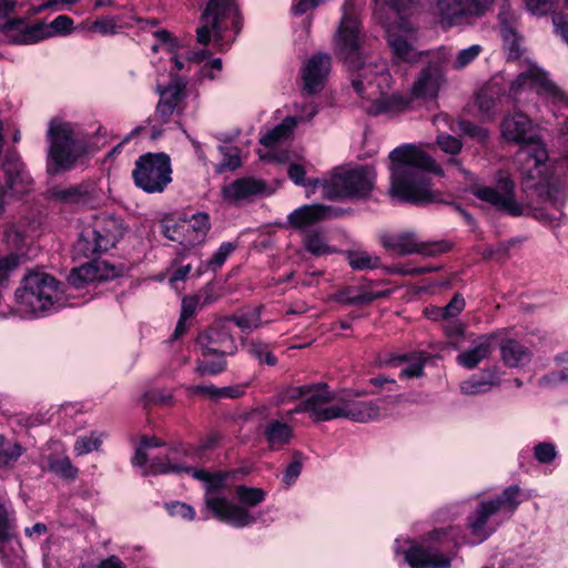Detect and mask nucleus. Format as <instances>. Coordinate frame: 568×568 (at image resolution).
Segmentation results:
<instances>
[{
	"instance_id": "f257e3e1",
	"label": "nucleus",
	"mask_w": 568,
	"mask_h": 568,
	"mask_svg": "<svg viewBox=\"0 0 568 568\" xmlns=\"http://www.w3.org/2000/svg\"><path fill=\"white\" fill-rule=\"evenodd\" d=\"M531 496L532 490L524 491L514 484L498 494L477 495L469 503L452 505L446 509V518L455 520L467 511L465 527L447 525L434 528L422 544L398 537L393 547L395 559L410 568H450V558L444 551L483 544L510 520L519 506Z\"/></svg>"
},
{
	"instance_id": "f03ea898",
	"label": "nucleus",
	"mask_w": 568,
	"mask_h": 568,
	"mask_svg": "<svg viewBox=\"0 0 568 568\" xmlns=\"http://www.w3.org/2000/svg\"><path fill=\"white\" fill-rule=\"evenodd\" d=\"M161 446L156 437L142 438L132 459L133 466L141 468L142 475L191 473L203 484L205 506L215 519L239 529L258 521L260 517L253 508L266 499L267 493L263 488L239 485L230 499L225 495L226 474L192 468L186 460L189 455L182 447H165L156 454L152 452Z\"/></svg>"
},
{
	"instance_id": "7ed1b4c3",
	"label": "nucleus",
	"mask_w": 568,
	"mask_h": 568,
	"mask_svg": "<svg viewBox=\"0 0 568 568\" xmlns=\"http://www.w3.org/2000/svg\"><path fill=\"white\" fill-rule=\"evenodd\" d=\"M121 272L104 260H94L73 268L67 284L47 273H30L14 292L11 316L34 320L82 305L93 298L99 283L116 278Z\"/></svg>"
},
{
	"instance_id": "20e7f679",
	"label": "nucleus",
	"mask_w": 568,
	"mask_h": 568,
	"mask_svg": "<svg viewBox=\"0 0 568 568\" xmlns=\"http://www.w3.org/2000/svg\"><path fill=\"white\" fill-rule=\"evenodd\" d=\"M363 42L361 24L353 0H346L339 27L335 33L336 52L354 69L352 87L371 115H397L407 109L412 98L394 92L393 78L385 60L371 58L357 64Z\"/></svg>"
},
{
	"instance_id": "39448f33",
	"label": "nucleus",
	"mask_w": 568,
	"mask_h": 568,
	"mask_svg": "<svg viewBox=\"0 0 568 568\" xmlns=\"http://www.w3.org/2000/svg\"><path fill=\"white\" fill-rule=\"evenodd\" d=\"M388 158L392 197L412 204L439 201L440 194L433 190L429 174L443 176L444 171L423 145H399L389 153Z\"/></svg>"
},
{
	"instance_id": "423d86ee",
	"label": "nucleus",
	"mask_w": 568,
	"mask_h": 568,
	"mask_svg": "<svg viewBox=\"0 0 568 568\" xmlns=\"http://www.w3.org/2000/svg\"><path fill=\"white\" fill-rule=\"evenodd\" d=\"M500 129L506 141L521 145L517 162L524 186L535 190L540 196H549L554 185L549 153L546 143L530 134L534 130L531 119L521 112H514L503 120Z\"/></svg>"
},
{
	"instance_id": "0eeeda50",
	"label": "nucleus",
	"mask_w": 568,
	"mask_h": 568,
	"mask_svg": "<svg viewBox=\"0 0 568 568\" xmlns=\"http://www.w3.org/2000/svg\"><path fill=\"white\" fill-rule=\"evenodd\" d=\"M153 36L156 41L151 47L152 51L154 53H165L173 64L171 68V77L174 79L172 83L166 87L160 83L156 84L160 100L155 118H159L161 122H166L173 113H182L189 109L194 111L197 106V97L187 92L186 82L178 78V73H183L184 77L185 73L195 71L196 52L186 54V50L181 42L164 29L156 30Z\"/></svg>"
},
{
	"instance_id": "6e6552de",
	"label": "nucleus",
	"mask_w": 568,
	"mask_h": 568,
	"mask_svg": "<svg viewBox=\"0 0 568 568\" xmlns=\"http://www.w3.org/2000/svg\"><path fill=\"white\" fill-rule=\"evenodd\" d=\"M45 139L47 170L50 174L71 170L88 151V134L82 125L62 116L49 121Z\"/></svg>"
},
{
	"instance_id": "1a4fd4ad",
	"label": "nucleus",
	"mask_w": 568,
	"mask_h": 568,
	"mask_svg": "<svg viewBox=\"0 0 568 568\" xmlns=\"http://www.w3.org/2000/svg\"><path fill=\"white\" fill-rule=\"evenodd\" d=\"M242 28L239 0H209L196 30L197 42L226 51Z\"/></svg>"
},
{
	"instance_id": "9d476101",
	"label": "nucleus",
	"mask_w": 568,
	"mask_h": 568,
	"mask_svg": "<svg viewBox=\"0 0 568 568\" xmlns=\"http://www.w3.org/2000/svg\"><path fill=\"white\" fill-rule=\"evenodd\" d=\"M295 400L298 403L292 409L277 415L291 419L294 414L306 413L316 423L338 418L339 393L332 392L326 384L287 388L282 403Z\"/></svg>"
},
{
	"instance_id": "9b49d317",
	"label": "nucleus",
	"mask_w": 568,
	"mask_h": 568,
	"mask_svg": "<svg viewBox=\"0 0 568 568\" xmlns=\"http://www.w3.org/2000/svg\"><path fill=\"white\" fill-rule=\"evenodd\" d=\"M375 170L368 165L349 169H338L329 178L315 180L313 191H320L322 196L334 200L339 197H362L373 189Z\"/></svg>"
},
{
	"instance_id": "f8f14e48",
	"label": "nucleus",
	"mask_w": 568,
	"mask_h": 568,
	"mask_svg": "<svg viewBox=\"0 0 568 568\" xmlns=\"http://www.w3.org/2000/svg\"><path fill=\"white\" fill-rule=\"evenodd\" d=\"M229 321H223L199 335L196 346L203 356L196 363L195 372L200 375H216L226 366L225 356L236 351L230 334Z\"/></svg>"
},
{
	"instance_id": "ddd939ff",
	"label": "nucleus",
	"mask_w": 568,
	"mask_h": 568,
	"mask_svg": "<svg viewBox=\"0 0 568 568\" xmlns=\"http://www.w3.org/2000/svg\"><path fill=\"white\" fill-rule=\"evenodd\" d=\"M123 235L119 220L108 215H95L82 223L75 250L90 256L112 248Z\"/></svg>"
},
{
	"instance_id": "4468645a",
	"label": "nucleus",
	"mask_w": 568,
	"mask_h": 568,
	"mask_svg": "<svg viewBox=\"0 0 568 568\" xmlns=\"http://www.w3.org/2000/svg\"><path fill=\"white\" fill-rule=\"evenodd\" d=\"M413 0H377L384 3L396 16L395 22H383L387 33V41L396 62H416L420 52L414 47L415 30L402 12Z\"/></svg>"
},
{
	"instance_id": "2eb2a0df",
	"label": "nucleus",
	"mask_w": 568,
	"mask_h": 568,
	"mask_svg": "<svg viewBox=\"0 0 568 568\" xmlns=\"http://www.w3.org/2000/svg\"><path fill=\"white\" fill-rule=\"evenodd\" d=\"M134 185L148 194L163 193L172 182L171 159L165 153H145L132 171Z\"/></svg>"
},
{
	"instance_id": "dca6fc26",
	"label": "nucleus",
	"mask_w": 568,
	"mask_h": 568,
	"mask_svg": "<svg viewBox=\"0 0 568 568\" xmlns=\"http://www.w3.org/2000/svg\"><path fill=\"white\" fill-rule=\"evenodd\" d=\"M530 91L552 105L568 100V93L550 80L548 73L536 63L527 61L525 69L511 81L509 92L514 99H519L523 93Z\"/></svg>"
},
{
	"instance_id": "f3484780",
	"label": "nucleus",
	"mask_w": 568,
	"mask_h": 568,
	"mask_svg": "<svg viewBox=\"0 0 568 568\" xmlns=\"http://www.w3.org/2000/svg\"><path fill=\"white\" fill-rule=\"evenodd\" d=\"M210 227L209 215L197 212L192 215L183 214L175 220L166 221L163 225V234L168 240L190 251L205 242Z\"/></svg>"
},
{
	"instance_id": "a211bd4d",
	"label": "nucleus",
	"mask_w": 568,
	"mask_h": 568,
	"mask_svg": "<svg viewBox=\"0 0 568 568\" xmlns=\"http://www.w3.org/2000/svg\"><path fill=\"white\" fill-rule=\"evenodd\" d=\"M473 194L510 215L518 216L524 212V207L515 199V183L508 173H498L496 186L474 185Z\"/></svg>"
},
{
	"instance_id": "6ab92c4d",
	"label": "nucleus",
	"mask_w": 568,
	"mask_h": 568,
	"mask_svg": "<svg viewBox=\"0 0 568 568\" xmlns=\"http://www.w3.org/2000/svg\"><path fill=\"white\" fill-rule=\"evenodd\" d=\"M437 22L444 28L460 26L483 14L494 0H435Z\"/></svg>"
},
{
	"instance_id": "aec40b11",
	"label": "nucleus",
	"mask_w": 568,
	"mask_h": 568,
	"mask_svg": "<svg viewBox=\"0 0 568 568\" xmlns=\"http://www.w3.org/2000/svg\"><path fill=\"white\" fill-rule=\"evenodd\" d=\"M6 183L0 186V207L11 200L19 199L32 190L33 180L18 156L3 162Z\"/></svg>"
},
{
	"instance_id": "412c9836",
	"label": "nucleus",
	"mask_w": 568,
	"mask_h": 568,
	"mask_svg": "<svg viewBox=\"0 0 568 568\" xmlns=\"http://www.w3.org/2000/svg\"><path fill=\"white\" fill-rule=\"evenodd\" d=\"M0 559L7 568H20L23 564L22 549L12 531V518L2 490H0Z\"/></svg>"
},
{
	"instance_id": "4be33fe9",
	"label": "nucleus",
	"mask_w": 568,
	"mask_h": 568,
	"mask_svg": "<svg viewBox=\"0 0 568 568\" xmlns=\"http://www.w3.org/2000/svg\"><path fill=\"white\" fill-rule=\"evenodd\" d=\"M433 124L437 130L436 143L440 150L449 155H453L448 160V164L457 169L459 174L468 182L474 183L476 181L475 175L467 169L464 168L462 160L455 158L459 154L463 149V143L459 139L444 132L445 129L454 131V121L445 113H440L434 116Z\"/></svg>"
},
{
	"instance_id": "5701e85b",
	"label": "nucleus",
	"mask_w": 568,
	"mask_h": 568,
	"mask_svg": "<svg viewBox=\"0 0 568 568\" xmlns=\"http://www.w3.org/2000/svg\"><path fill=\"white\" fill-rule=\"evenodd\" d=\"M338 408V418L357 423H367L385 415L378 403L359 399L358 394L351 390L339 392Z\"/></svg>"
},
{
	"instance_id": "b1692460",
	"label": "nucleus",
	"mask_w": 568,
	"mask_h": 568,
	"mask_svg": "<svg viewBox=\"0 0 568 568\" xmlns=\"http://www.w3.org/2000/svg\"><path fill=\"white\" fill-rule=\"evenodd\" d=\"M272 193V187L264 180L253 176L236 179L222 189L223 199L232 204H240Z\"/></svg>"
},
{
	"instance_id": "393cba45",
	"label": "nucleus",
	"mask_w": 568,
	"mask_h": 568,
	"mask_svg": "<svg viewBox=\"0 0 568 568\" xmlns=\"http://www.w3.org/2000/svg\"><path fill=\"white\" fill-rule=\"evenodd\" d=\"M382 245L396 255L423 254L432 255L435 246L423 242L416 233H387L381 236Z\"/></svg>"
},
{
	"instance_id": "a878e982",
	"label": "nucleus",
	"mask_w": 568,
	"mask_h": 568,
	"mask_svg": "<svg viewBox=\"0 0 568 568\" xmlns=\"http://www.w3.org/2000/svg\"><path fill=\"white\" fill-rule=\"evenodd\" d=\"M317 113L313 103L303 105V111L295 115L286 116L278 125L261 135L260 142L266 148H274L287 140L298 122L308 121Z\"/></svg>"
},
{
	"instance_id": "bb28decb",
	"label": "nucleus",
	"mask_w": 568,
	"mask_h": 568,
	"mask_svg": "<svg viewBox=\"0 0 568 568\" xmlns=\"http://www.w3.org/2000/svg\"><path fill=\"white\" fill-rule=\"evenodd\" d=\"M2 40L10 44H32L43 40L42 27L31 26L22 19L7 21L0 27Z\"/></svg>"
},
{
	"instance_id": "cd10ccee",
	"label": "nucleus",
	"mask_w": 568,
	"mask_h": 568,
	"mask_svg": "<svg viewBox=\"0 0 568 568\" xmlns=\"http://www.w3.org/2000/svg\"><path fill=\"white\" fill-rule=\"evenodd\" d=\"M331 71V57L326 53L312 55L302 71L304 88L308 93L321 91Z\"/></svg>"
},
{
	"instance_id": "c85d7f7f",
	"label": "nucleus",
	"mask_w": 568,
	"mask_h": 568,
	"mask_svg": "<svg viewBox=\"0 0 568 568\" xmlns=\"http://www.w3.org/2000/svg\"><path fill=\"white\" fill-rule=\"evenodd\" d=\"M445 74L439 68L428 67L424 69L410 88V98L420 100L435 99L444 85Z\"/></svg>"
},
{
	"instance_id": "c756f323",
	"label": "nucleus",
	"mask_w": 568,
	"mask_h": 568,
	"mask_svg": "<svg viewBox=\"0 0 568 568\" xmlns=\"http://www.w3.org/2000/svg\"><path fill=\"white\" fill-rule=\"evenodd\" d=\"M498 335V333H493L478 336L468 349L457 355L456 363L466 369H474L484 359L489 357Z\"/></svg>"
},
{
	"instance_id": "7c9ffc66",
	"label": "nucleus",
	"mask_w": 568,
	"mask_h": 568,
	"mask_svg": "<svg viewBox=\"0 0 568 568\" xmlns=\"http://www.w3.org/2000/svg\"><path fill=\"white\" fill-rule=\"evenodd\" d=\"M505 92V83L501 75L493 77L485 85L480 88L475 97V105L478 109V114L483 119H490L497 101Z\"/></svg>"
},
{
	"instance_id": "2f4dec72",
	"label": "nucleus",
	"mask_w": 568,
	"mask_h": 568,
	"mask_svg": "<svg viewBox=\"0 0 568 568\" xmlns=\"http://www.w3.org/2000/svg\"><path fill=\"white\" fill-rule=\"evenodd\" d=\"M339 215V211L332 206H324L320 204L304 205L288 215V222L292 226L306 230L313 224L325 219Z\"/></svg>"
},
{
	"instance_id": "473e14b6",
	"label": "nucleus",
	"mask_w": 568,
	"mask_h": 568,
	"mask_svg": "<svg viewBox=\"0 0 568 568\" xmlns=\"http://www.w3.org/2000/svg\"><path fill=\"white\" fill-rule=\"evenodd\" d=\"M53 197L65 204L91 206L98 200V191L93 184H79L55 189Z\"/></svg>"
},
{
	"instance_id": "72a5a7b5",
	"label": "nucleus",
	"mask_w": 568,
	"mask_h": 568,
	"mask_svg": "<svg viewBox=\"0 0 568 568\" xmlns=\"http://www.w3.org/2000/svg\"><path fill=\"white\" fill-rule=\"evenodd\" d=\"M293 435V427L288 423L280 419L270 420L264 429L265 439L268 447L273 450H278L288 445Z\"/></svg>"
},
{
	"instance_id": "f704fd0d",
	"label": "nucleus",
	"mask_w": 568,
	"mask_h": 568,
	"mask_svg": "<svg viewBox=\"0 0 568 568\" xmlns=\"http://www.w3.org/2000/svg\"><path fill=\"white\" fill-rule=\"evenodd\" d=\"M387 295L386 291H378V292H366L363 291L359 287L356 286H347L337 293H335L332 296V300L346 304V305H353V304H359V305H366L372 303L373 301L384 297Z\"/></svg>"
},
{
	"instance_id": "c9c22d12",
	"label": "nucleus",
	"mask_w": 568,
	"mask_h": 568,
	"mask_svg": "<svg viewBox=\"0 0 568 568\" xmlns=\"http://www.w3.org/2000/svg\"><path fill=\"white\" fill-rule=\"evenodd\" d=\"M222 73V60L220 58H211L206 51L195 53V71L196 81L215 80Z\"/></svg>"
},
{
	"instance_id": "e433bc0d",
	"label": "nucleus",
	"mask_w": 568,
	"mask_h": 568,
	"mask_svg": "<svg viewBox=\"0 0 568 568\" xmlns=\"http://www.w3.org/2000/svg\"><path fill=\"white\" fill-rule=\"evenodd\" d=\"M500 379L495 371L487 372L484 376H470L460 383V393L467 396L480 395L499 385Z\"/></svg>"
},
{
	"instance_id": "4c0bfd02",
	"label": "nucleus",
	"mask_w": 568,
	"mask_h": 568,
	"mask_svg": "<svg viewBox=\"0 0 568 568\" xmlns=\"http://www.w3.org/2000/svg\"><path fill=\"white\" fill-rule=\"evenodd\" d=\"M303 245L314 256L331 255L337 252V248L329 244L327 235L323 230L307 232L303 237Z\"/></svg>"
},
{
	"instance_id": "58836bf2",
	"label": "nucleus",
	"mask_w": 568,
	"mask_h": 568,
	"mask_svg": "<svg viewBox=\"0 0 568 568\" xmlns=\"http://www.w3.org/2000/svg\"><path fill=\"white\" fill-rule=\"evenodd\" d=\"M501 358L507 366L519 367L530 361L529 351L516 341H506L500 346Z\"/></svg>"
},
{
	"instance_id": "ea45409f",
	"label": "nucleus",
	"mask_w": 568,
	"mask_h": 568,
	"mask_svg": "<svg viewBox=\"0 0 568 568\" xmlns=\"http://www.w3.org/2000/svg\"><path fill=\"white\" fill-rule=\"evenodd\" d=\"M19 260L16 255H8L0 258V317L7 318L12 314L11 305L6 303L2 296L4 282L8 280L12 270L18 266Z\"/></svg>"
},
{
	"instance_id": "a19ab883",
	"label": "nucleus",
	"mask_w": 568,
	"mask_h": 568,
	"mask_svg": "<svg viewBox=\"0 0 568 568\" xmlns=\"http://www.w3.org/2000/svg\"><path fill=\"white\" fill-rule=\"evenodd\" d=\"M217 150L222 161L214 166L216 173L234 171L242 165L241 151L237 146L221 144Z\"/></svg>"
},
{
	"instance_id": "79ce46f5",
	"label": "nucleus",
	"mask_w": 568,
	"mask_h": 568,
	"mask_svg": "<svg viewBox=\"0 0 568 568\" xmlns=\"http://www.w3.org/2000/svg\"><path fill=\"white\" fill-rule=\"evenodd\" d=\"M26 452L19 443L0 435V468H11Z\"/></svg>"
},
{
	"instance_id": "37998d69",
	"label": "nucleus",
	"mask_w": 568,
	"mask_h": 568,
	"mask_svg": "<svg viewBox=\"0 0 568 568\" xmlns=\"http://www.w3.org/2000/svg\"><path fill=\"white\" fill-rule=\"evenodd\" d=\"M427 356L425 353H415L403 358L399 377L404 379L418 378L424 374Z\"/></svg>"
},
{
	"instance_id": "c03bdc74",
	"label": "nucleus",
	"mask_w": 568,
	"mask_h": 568,
	"mask_svg": "<svg viewBox=\"0 0 568 568\" xmlns=\"http://www.w3.org/2000/svg\"><path fill=\"white\" fill-rule=\"evenodd\" d=\"M346 257L353 270L365 271L381 266V258L366 251H348Z\"/></svg>"
},
{
	"instance_id": "a18cd8bd",
	"label": "nucleus",
	"mask_w": 568,
	"mask_h": 568,
	"mask_svg": "<svg viewBox=\"0 0 568 568\" xmlns=\"http://www.w3.org/2000/svg\"><path fill=\"white\" fill-rule=\"evenodd\" d=\"M42 27V36L43 39L57 37V36H68L73 29V20L64 14L58 16L53 19L49 24H40Z\"/></svg>"
},
{
	"instance_id": "49530a36",
	"label": "nucleus",
	"mask_w": 568,
	"mask_h": 568,
	"mask_svg": "<svg viewBox=\"0 0 568 568\" xmlns=\"http://www.w3.org/2000/svg\"><path fill=\"white\" fill-rule=\"evenodd\" d=\"M244 349L260 363H265L270 366H274L276 364V357L272 354L268 344L258 339H251L244 344Z\"/></svg>"
},
{
	"instance_id": "de8ad7c7",
	"label": "nucleus",
	"mask_w": 568,
	"mask_h": 568,
	"mask_svg": "<svg viewBox=\"0 0 568 568\" xmlns=\"http://www.w3.org/2000/svg\"><path fill=\"white\" fill-rule=\"evenodd\" d=\"M103 440V434L100 432H91L79 436L74 443L73 449L78 456H83L92 452L99 450Z\"/></svg>"
},
{
	"instance_id": "09e8293b",
	"label": "nucleus",
	"mask_w": 568,
	"mask_h": 568,
	"mask_svg": "<svg viewBox=\"0 0 568 568\" xmlns=\"http://www.w3.org/2000/svg\"><path fill=\"white\" fill-rule=\"evenodd\" d=\"M556 369L545 376L547 384L568 383V348L558 353L554 358Z\"/></svg>"
},
{
	"instance_id": "8fccbe9b",
	"label": "nucleus",
	"mask_w": 568,
	"mask_h": 568,
	"mask_svg": "<svg viewBox=\"0 0 568 568\" xmlns=\"http://www.w3.org/2000/svg\"><path fill=\"white\" fill-rule=\"evenodd\" d=\"M48 468L53 474L63 478H74L78 470L72 466L69 457L60 456L57 458L48 457Z\"/></svg>"
},
{
	"instance_id": "3c124183",
	"label": "nucleus",
	"mask_w": 568,
	"mask_h": 568,
	"mask_svg": "<svg viewBox=\"0 0 568 568\" xmlns=\"http://www.w3.org/2000/svg\"><path fill=\"white\" fill-rule=\"evenodd\" d=\"M534 458L542 465L551 464L558 456L557 447L550 442H540L532 448Z\"/></svg>"
},
{
	"instance_id": "603ef678",
	"label": "nucleus",
	"mask_w": 568,
	"mask_h": 568,
	"mask_svg": "<svg viewBox=\"0 0 568 568\" xmlns=\"http://www.w3.org/2000/svg\"><path fill=\"white\" fill-rule=\"evenodd\" d=\"M481 52L483 47L479 44H473L468 48L462 49L457 52L452 65L457 70L464 69L475 61Z\"/></svg>"
},
{
	"instance_id": "864d4df0",
	"label": "nucleus",
	"mask_w": 568,
	"mask_h": 568,
	"mask_svg": "<svg viewBox=\"0 0 568 568\" xmlns=\"http://www.w3.org/2000/svg\"><path fill=\"white\" fill-rule=\"evenodd\" d=\"M303 456L300 453L294 454L292 462L287 465L283 475V483L290 487L292 486L302 473Z\"/></svg>"
},
{
	"instance_id": "5fc2aeb1",
	"label": "nucleus",
	"mask_w": 568,
	"mask_h": 568,
	"mask_svg": "<svg viewBox=\"0 0 568 568\" xmlns=\"http://www.w3.org/2000/svg\"><path fill=\"white\" fill-rule=\"evenodd\" d=\"M233 251H234V246L232 243H230V242L222 243L220 245V247L216 250V252L213 254L212 258L205 265V268L216 271L225 263V261L227 260V257L230 256V254Z\"/></svg>"
},
{
	"instance_id": "6e6d98bb",
	"label": "nucleus",
	"mask_w": 568,
	"mask_h": 568,
	"mask_svg": "<svg viewBox=\"0 0 568 568\" xmlns=\"http://www.w3.org/2000/svg\"><path fill=\"white\" fill-rule=\"evenodd\" d=\"M232 321L243 331H252L261 325V316L258 310H253L241 316L232 318Z\"/></svg>"
},
{
	"instance_id": "4d7b16f0",
	"label": "nucleus",
	"mask_w": 568,
	"mask_h": 568,
	"mask_svg": "<svg viewBox=\"0 0 568 568\" xmlns=\"http://www.w3.org/2000/svg\"><path fill=\"white\" fill-rule=\"evenodd\" d=\"M555 33L568 44V3L552 17Z\"/></svg>"
},
{
	"instance_id": "13d9d810",
	"label": "nucleus",
	"mask_w": 568,
	"mask_h": 568,
	"mask_svg": "<svg viewBox=\"0 0 568 568\" xmlns=\"http://www.w3.org/2000/svg\"><path fill=\"white\" fill-rule=\"evenodd\" d=\"M168 511L172 517L182 518L185 520H193L195 518V510L192 506L175 501L168 505Z\"/></svg>"
},
{
	"instance_id": "bf43d9fd",
	"label": "nucleus",
	"mask_w": 568,
	"mask_h": 568,
	"mask_svg": "<svg viewBox=\"0 0 568 568\" xmlns=\"http://www.w3.org/2000/svg\"><path fill=\"white\" fill-rule=\"evenodd\" d=\"M162 134V130L155 128L154 125H150V121H148L144 125H139L134 128L123 140V142L130 141L132 138L138 135H144L151 140H156Z\"/></svg>"
},
{
	"instance_id": "052dcab7",
	"label": "nucleus",
	"mask_w": 568,
	"mask_h": 568,
	"mask_svg": "<svg viewBox=\"0 0 568 568\" xmlns=\"http://www.w3.org/2000/svg\"><path fill=\"white\" fill-rule=\"evenodd\" d=\"M458 129L463 134L477 139L480 142L486 141L488 138V131L486 129L477 126L467 121L459 122Z\"/></svg>"
},
{
	"instance_id": "680f3d73",
	"label": "nucleus",
	"mask_w": 568,
	"mask_h": 568,
	"mask_svg": "<svg viewBox=\"0 0 568 568\" xmlns=\"http://www.w3.org/2000/svg\"><path fill=\"white\" fill-rule=\"evenodd\" d=\"M527 10L535 16H545L551 8V0H525Z\"/></svg>"
},
{
	"instance_id": "e2e57ef3",
	"label": "nucleus",
	"mask_w": 568,
	"mask_h": 568,
	"mask_svg": "<svg viewBox=\"0 0 568 568\" xmlns=\"http://www.w3.org/2000/svg\"><path fill=\"white\" fill-rule=\"evenodd\" d=\"M446 320L456 317L465 308V300L462 295L456 294L450 302L443 307Z\"/></svg>"
},
{
	"instance_id": "0e129e2a",
	"label": "nucleus",
	"mask_w": 568,
	"mask_h": 568,
	"mask_svg": "<svg viewBox=\"0 0 568 568\" xmlns=\"http://www.w3.org/2000/svg\"><path fill=\"white\" fill-rule=\"evenodd\" d=\"M92 30L103 36L116 32L118 24L113 18H102L92 23Z\"/></svg>"
},
{
	"instance_id": "69168bd1",
	"label": "nucleus",
	"mask_w": 568,
	"mask_h": 568,
	"mask_svg": "<svg viewBox=\"0 0 568 568\" xmlns=\"http://www.w3.org/2000/svg\"><path fill=\"white\" fill-rule=\"evenodd\" d=\"M287 174L296 185H305L306 170L304 165L300 163H291Z\"/></svg>"
},
{
	"instance_id": "338daca9",
	"label": "nucleus",
	"mask_w": 568,
	"mask_h": 568,
	"mask_svg": "<svg viewBox=\"0 0 568 568\" xmlns=\"http://www.w3.org/2000/svg\"><path fill=\"white\" fill-rule=\"evenodd\" d=\"M320 0H295L292 6V12L295 16H302L320 4Z\"/></svg>"
},
{
	"instance_id": "774afa93",
	"label": "nucleus",
	"mask_w": 568,
	"mask_h": 568,
	"mask_svg": "<svg viewBox=\"0 0 568 568\" xmlns=\"http://www.w3.org/2000/svg\"><path fill=\"white\" fill-rule=\"evenodd\" d=\"M199 308L201 307L196 302V298L193 296H186L182 300L181 316L183 318H191Z\"/></svg>"
}]
</instances>
